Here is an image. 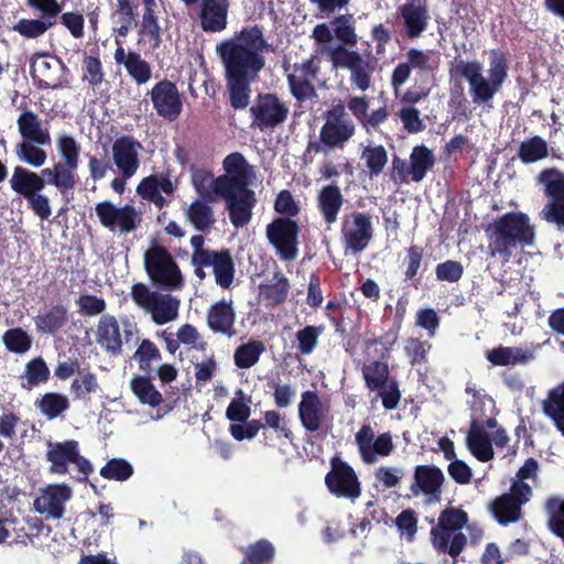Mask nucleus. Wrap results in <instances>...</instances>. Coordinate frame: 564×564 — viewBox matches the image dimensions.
<instances>
[{"mask_svg": "<svg viewBox=\"0 0 564 564\" xmlns=\"http://www.w3.org/2000/svg\"><path fill=\"white\" fill-rule=\"evenodd\" d=\"M261 25H245L234 36L217 44L225 69V83L229 105L235 110L246 109L250 104L251 84L265 66L264 53L272 52Z\"/></svg>", "mask_w": 564, "mask_h": 564, "instance_id": "1", "label": "nucleus"}, {"mask_svg": "<svg viewBox=\"0 0 564 564\" xmlns=\"http://www.w3.org/2000/svg\"><path fill=\"white\" fill-rule=\"evenodd\" d=\"M223 167L226 173L216 178L209 171L197 170L192 176L193 185L200 198L214 202V195L221 197L232 226L242 228L250 223L257 204L256 193L249 188L254 176L253 166L241 153L234 152L224 159Z\"/></svg>", "mask_w": 564, "mask_h": 564, "instance_id": "2", "label": "nucleus"}, {"mask_svg": "<svg viewBox=\"0 0 564 564\" xmlns=\"http://www.w3.org/2000/svg\"><path fill=\"white\" fill-rule=\"evenodd\" d=\"M487 254L507 263L518 248L532 246L535 228L522 212H507L484 226Z\"/></svg>", "mask_w": 564, "mask_h": 564, "instance_id": "3", "label": "nucleus"}, {"mask_svg": "<svg viewBox=\"0 0 564 564\" xmlns=\"http://www.w3.org/2000/svg\"><path fill=\"white\" fill-rule=\"evenodd\" d=\"M435 162L436 159L432 150L424 144L415 145L410 153L409 161L397 154L392 156L390 178L398 185L410 182L421 183L434 167Z\"/></svg>", "mask_w": 564, "mask_h": 564, "instance_id": "4", "label": "nucleus"}, {"mask_svg": "<svg viewBox=\"0 0 564 564\" xmlns=\"http://www.w3.org/2000/svg\"><path fill=\"white\" fill-rule=\"evenodd\" d=\"M144 268L149 278L162 288L174 290L183 284L182 272L171 252L155 241L144 252Z\"/></svg>", "mask_w": 564, "mask_h": 564, "instance_id": "5", "label": "nucleus"}, {"mask_svg": "<svg viewBox=\"0 0 564 564\" xmlns=\"http://www.w3.org/2000/svg\"><path fill=\"white\" fill-rule=\"evenodd\" d=\"M482 64L479 61H455L451 63V78H464L468 82L469 94L475 105L488 104L500 90L501 86L482 74Z\"/></svg>", "mask_w": 564, "mask_h": 564, "instance_id": "6", "label": "nucleus"}, {"mask_svg": "<svg viewBox=\"0 0 564 564\" xmlns=\"http://www.w3.org/2000/svg\"><path fill=\"white\" fill-rule=\"evenodd\" d=\"M539 182L547 198L539 214L540 218L564 231V173L555 167L545 169L540 172Z\"/></svg>", "mask_w": 564, "mask_h": 564, "instance_id": "7", "label": "nucleus"}, {"mask_svg": "<svg viewBox=\"0 0 564 564\" xmlns=\"http://www.w3.org/2000/svg\"><path fill=\"white\" fill-rule=\"evenodd\" d=\"M297 413L303 429L311 434L325 436L332 426L329 403L323 402L317 391L302 392Z\"/></svg>", "mask_w": 564, "mask_h": 564, "instance_id": "8", "label": "nucleus"}, {"mask_svg": "<svg viewBox=\"0 0 564 564\" xmlns=\"http://www.w3.org/2000/svg\"><path fill=\"white\" fill-rule=\"evenodd\" d=\"M300 231L297 221L289 217H276L267 225V239L282 261L291 262L296 259Z\"/></svg>", "mask_w": 564, "mask_h": 564, "instance_id": "9", "label": "nucleus"}, {"mask_svg": "<svg viewBox=\"0 0 564 564\" xmlns=\"http://www.w3.org/2000/svg\"><path fill=\"white\" fill-rule=\"evenodd\" d=\"M325 122L319 137L328 149H343L354 137L356 127L341 102L333 105L324 112Z\"/></svg>", "mask_w": 564, "mask_h": 564, "instance_id": "10", "label": "nucleus"}, {"mask_svg": "<svg viewBox=\"0 0 564 564\" xmlns=\"http://www.w3.org/2000/svg\"><path fill=\"white\" fill-rule=\"evenodd\" d=\"M251 127L260 131L274 130L283 124L289 116V107L272 93L259 94L249 109Z\"/></svg>", "mask_w": 564, "mask_h": 564, "instance_id": "11", "label": "nucleus"}, {"mask_svg": "<svg viewBox=\"0 0 564 564\" xmlns=\"http://www.w3.org/2000/svg\"><path fill=\"white\" fill-rule=\"evenodd\" d=\"M26 4L40 12L39 19H21L12 28L21 36L37 39L57 23L62 6L57 0H26Z\"/></svg>", "mask_w": 564, "mask_h": 564, "instance_id": "12", "label": "nucleus"}, {"mask_svg": "<svg viewBox=\"0 0 564 564\" xmlns=\"http://www.w3.org/2000/svg\"><path fill=\"white\" fill-rule=\"evenodd\" d=\"M345 251L360 253L364 251L373 237L371 216L364 212H351L345 214L340 228Z\"/></svg>", "mask_w": 564, "mask_h": 564, "instance_id": "13", "label": "nucleus"}, {"mask_svg": "<svg viewBox=\"0 0 564 564\" xmlns=\"http://www.w3.org/2000/svg\"><path fill=\"white\" fill-rule=\"evenodd\" d=\"M332 469L325 476V485L329 492L337 498L351 501L361 495V484L354 468L338 457L330 460Z\"/></svg>", "mask_w": 564, "mask_h": 564, "instance_id": "14", "label": "nucleus"}, {"mask_svg": "<svg viewBox=\"0 0 564 564\" xmlns=\"http://www.w3.org/2000/svg\"><path fill=\"white\" fill-rule=\"evenodd\" d=\"M532 497L525 495L521 488L511 487L488 503V510L492 518L503 527L517 523L523 518L522 508Z\"/></svg>", "mask_w": 564, "mask_h": 564, "instance_id": "15", "label": "nucleus"}, {"mask_svg": "<svg viewBox=\"0 0 564 564\" xmlns=\"http://www.w3.org/2000/svg\"><path fill=\"white\" fill-rule=\"evenodd\" d=\"M95 210L100 224L111 231L119 229L122 234H129L141 221L134 206L130 204L117 207L111 202L104 200L96 204Z\"/></svg>", "mask_w": 564, "mask_h": 564, "instance_id": "16", "label": "nucleus"}, {"mask_svg": "<svg viewBox=\"0 0 564 564\" xmlns=\"http://www.w3.org/2000/svg\"><path fill=\"white\" fill-rule=\"evenodd\" d=\"M406 58L409 66L419 72L414 85L405 90L401 100L405 104L415 105L425 99L431 93L429 75L433 68L429 65V54L421 50L410 48Z\"/></svg>", "mask_w": 564, "mask_h": 564, "instance_id": "17", "label": "nucleus"}, {"mask_svg": "<svg viewBox=\"0 0 564 564\" xmlns=\"http://www.w3.org/2000/svg\"><path fill=\"white\" fill-rule=\"evenodd\" d=\"M355 441L361 460L368 465L377 463L378 456H389L394 449L390 432L382 433L375 437L373 430L369 424H365L360 427L356 433Z\"/></svg>", "mask_w": 564, "mask_h": 564, "instance_id": "18", "label": "nucleus"}, {"mask_svg": "<svg viewBox=\"0 0 564 564\" xmlns=\"http://www.w3.org/2000/svg\"><path fill=\"white\" fill-rule=\"evenodd\" d=\"M158 116L175 121L183 111V101L175 83L169 79L158 82L149 91Z\"/></svg>", "mask_w": 564, "mask_h": 564, "instance_id": "19", "label": "nucleus"}, {"mask_svg": "<svg viewBox=\"0 0 564 564\" xmlns=\"http://www.w3.org/2000/svg\"><path fill=\"white\" fill-rule=\"evenodd\" d=\"M73 490L66 484H52L40 489L35 498L34 510L46 519L58 520L65 513V503L72 498Z\"/></svg>", "mask_w": 564, "mask_h": 564, "instance_id": "20", "label": "nucleus"}, {"mask_svg": "<svg viewBox=\"0 0 564 564\" xmlns=\"http://www.w3.org/2000/svg\"><path fill=\"white\" fill-rule=\"evenodd\" d=\"M64 64L61 58L46 53L35 54L31 59L30 74L40 89H56L61 86V72Z\"/></svg>", "mask_w": 564, "mask_h": 564, "instance_id": "21", "label": "nucleus"}, {"mask_svg": "<svg viewBox=\"0 0 564 564\" xmlns=\"http://www.w3.org/2000/svg\"><path fill=\"white\" fill-rule=\"evenodd\" d=\"M236 311L232 300L221 299L213 303L206 313V323L214 334H220L229 338L237 334Z\"/></svg>", "mask_w": 564, "mask_h": 564, "instance_id": "22", "label": "nucleus"}, {"mask_svg": "<svg viewBox=\"0 0 564 564\" xmlns=\"http://www.w3.org/2000/svg\"><path fill=\"white\" fill-rule=\"evenodd\" d=\"M229 0H203L198 11L200 29L206 33H220L228 25Z\"/></svg>", "mask_w": 564, "mask_h": 564, "instance_id": "23", "label": "nucleus"}, {"mask_svg": "<svg viewBox=\"0 0 564 564\" xmlns=\"http://www.w3.org/2000/svg\"><path fill=\"white\" fill-rule=\"evenodd\" d=\"M318 66L314 59L307 58L302 64L294 65V72L288 75V83L292 95L299 101H304L315 96V87L312 79L317 76Z\"/></svg>", "mask_w": 564, "mask_h": 564, "instance_id": "24", "label": "nucleus"}, {"mask_svg": "<svg viewBox=\"0 0 564 564\" xmlns=\"http://www.w3.org/2000/svg\"><path fill=\"white\" fill-rule=\"evenodd\" d=\"M140 143L128 135L119 137L112 144L113 162L123 178L132 177L139 169L140 161L137 149Z\"/></svg>", "mask_w": 564, "mask_h": 564, "instance_id": "25", "label": "nucleus"}, {"mask_svg": "<svg viewBox=\"0 0 564 564\" xmlns=\"http://www.w3.org/2000/svg\"><path fill=\"white\" fill-rule=\"evenodd\" d=\"M540 345L533 343L520 347L499 346L487 351L486 358L494 366L528 365L534 360Z\"/></svg>", "mask_w": 564, "mask_h": 564, "instance_id": "26", "label": "nucleus"}, {"mask_svg": "<svg viewBox=\"0 0 564 564\" xmlns=\"http://www.w3.org/2000/svg\"><path fill=\"white\" fill-rule=\"evenodd\" d=\"M413 478L411 490L414 495L423 492L431 498L440 499L445 479L441 468L433 465H419L414 469Z\"/></svg>", "mask_w": 564, "mask_h": 564, "instance_id": "27", "label": "nucleus"}, {"mask_svg": "<svg viewBox=\"0 0 564 564\" xmlns=\"http://www.w3.org/2000/svg\"><path fill=\"white\" fill-rule=\"evenodd\" d=\"M406 35L410 39L419 37L429 25V9L425 0H409L399 8Z\"/></svg>", "mask_w": 564, "mask_h": 564, "instance_id": "28", "label": "nucleus"}, {"mask_svg": "<svg viewBox=\"0 0 564 564\" xmlns=\"http://www.w3.org/2000/svg\"><path fill=\"white\" fill-rule=\"evenodd\" d=\"M96 341L111 356L117 357L122 354V338L116 316L104 314L99 318L96 330Z\"/></svg>", "mask_w": 564, "mask_h": 564, "instance_id": "29", "label": "nucleus"}, {"mask_svg": "<svg viewBox=\"0 0 564 564\" xmlns=\"http://www.w3.org/2000/svg\"><path fill=\"white\" fill-rule=\"evenodd\" d=\"M316 202L324 223L328 226L335 224L345 202L339 186L335 183L323 186Z\"/></svg>", "mask_w": 564, "mask_h": 564, "instance_id": "30", "label": "nucleus"}, {"mask_svg": "<svg viewBox=\"0 0 564 564\" xmlns=\"http://www.w3.org/2000/svg\"><path fill=\"white\" fill-rule=\"evenodd\" d=\"M79 445L75 440L64 442L48 443L46 459L51 463L50 473L57 475H66L68 473V464L76 457Z\"/></svg>", "mask_w": 564, "mask_h": 564, "instance_id": "31", "label": "nucleus"}, {"mask_svg": "<svg viewBox=\"0 0 564 564\" xmlns=\"http://www.w3.org/2000/svg\"><path fill=\"white\" fill-rule=\"evenodd\" d=\"M290 289L289 279L281 270H276L271 280L259 285V296L267 307L275 308L286 301Z\"/></svg>", "mask_w": 564, "mask_h": 564, "instance_id": "32", "label": "nucleus"}, {"mask_svg": "<svg viewBox=\"0 0 564 564\" xmlns=\"http://www.w3.org/2000/svg\"><path fill=\"white\" fill-rule=\"evenodd\" d=\"M466 444L470 453L479 462L487 463L495 456L491 438L486 432L482 422L477 419H473L470 421V429L466 437Z\"/></svg>", "mask_w": 564, "mask_h": 564, "instance_id": "33", "label": "nucleus"}, {"mask_svg": "<svg viewBox=\"0 0 564 564\" xmlns=\"http://www.w3.org/2000/svg\"><path fill=\"white\" fill-rule=\"evenodd\" d=\"M22 142H32L37 145L51 143L50 131L42 127L40 117L32 110H24L17 120Z\"/></svg>", "mask_w": 564, "mask_h": 564, "instance_id": "34", "label": "nucleus"}, {"mask_svg": "<svg viewBox=\"0 0 564 564\" xmlns=\"http://www.w3.org/2000/svg\"><path fill=\"white\" fill-rule=\"evenodd\" d=\"M46 181L37 173L23 166H15L10 178L12 191L24 198H29L45 188Z\"/></svg>", "mask_w": 564, "mask_h": 564, "instance_id": "35", "label": "nucleus"}, {"mask_svg": "<svg viewBox=\"0 0 564 564\" xmlns=\"http://www.w3.org/2000/svg\"><path fill=\"white\" fill-rule=\"evenodd\" d=\"M215 282L223 289H229L235 278V263L229 249L215 250L209 257Z\"/></svg>", "mask_w": 564, "mask_h": 564, "instance_id": "36", "label": "nucleus"}, {"mask_svg": "<svg viewBox=\"0 0 564 564\" xmlns=\"http://www.w3.org/2000/svg\"><path fill=\"white\" fill-rule=\"evenodd\" d=\"M111 18L118 24L116 33L126 37L138 25L139 0H116Z\"/></svg>", "mask_w": 564, "mask_h": 564, "instance_id": "37", "label": "nucleus"}, {"mask_svg": "<svg viewBox=\"0 0 564 564\" xmlns=\"http://www.w3.org/2000/svg\"><path fill=\"white\" fill-rule=\"evenodd\" d=\"M143 4V12L139 25V35L148 37L150 45L153 50L160 47L162 43L161 28L159 24V17L156 14V0H141Z\"/></svg>", "mask_w": 564, "mask_h": 564, "instance_id": "38", "label": "nucleus"}, {"mask_svg": "<svg viewBox=\"0 0 564 564\" xmlns=\"http://www.w3.org/2000/svg\"><path fill=\"white\" fill-rule=\"evenodd\" d=\"M431 541L438 553L449 554L453 557L458 556L467 545V538L463 532L452 536L449 530H441L438 525L431 529Z\"/></svg>", "mask_w": 564, "mask_h": 564, "instance_id": "39", "label": "nucleus"}, {"mask_svg": "<svg viewBox=\"0 0 564 564\" xmlns=\"http://www.w3.org/2000/svg\"><path fill=\"white\" fill-rule=\"evenodd\" d=\"M209 203V200L204 198L195 199L184 210V215L189 224L203 234H208L216 221Z\"/></svg>", "mask_w": 564, "mask_h": 564, "instance_id": "40", "label": "nucleus"}, {"mask_svg": "<svg viewBox=\"0 0 564 564\" xmlns=\"http://www.w3.org/2000/svg\"><path fill=\"white\" fill-rule=\"evenodd\" d=\"M35 328L41 334L53 335L68 323V311L63 304H56L34 318Z\"/></svg>", "mask_w": 564, "mask_h": 564, "instance_id": "41", "label": "nucleus"}, {"mask_svg": "<svg viewBox=\"0 0 564 564\" xmlns=\"http://www.w3.org/2000/svg\"><path fill=\"white\" fill-rule=\"evenodd\" d=\"M243 554L239 564H272L276 550L268 539H260L240 549Z\"/></svg>", "mask_w": 564, "mask_h": 564, "instance_id": "42", "label": "nucleus"}, {"mask_svg": "<svg viewBox=\"0 0 564 564\" xmlns=\"http://www.w3.org/2000/svg\"><path fill=\"white\" fill-rule=\"evenodd\" d=\"M543 510L550 532L564 540V497L549 496L543 503Z\"/></svg>", "mask_w": 564, "mask_h": 564, "instance_id": "43", "label": "nucleus"}, {"mask_svg": "<svg viewBox=\"0 0 564 564\" xmlns=\"http://www.w3.org/2000/svg\"><path fill=\"white\" fill-rule=\"evenodd\" d=\"M46 184L55 186L62 195L73 191L77 184V175L62 163H56L53 169H43L40 173Z\"/></svg>", "mask_w": 564, "mask_h": 564, "instance_id": "44", "label": "nucleus"}, {"mask_svg": "<svg viewBox=\"0 0 564 564\" xmlns=\"http://www.w3.org/2000/svg\"><path fill=\"white\" fill-rule=\"evenodd\" d=\"M376 65L377 59L375 57L364 58L359 55L357 61L348 68L351 85L361 91L368 90L371 86V78L376 70Z\"/></svg>", "mask_w": 564, "mask_h": 564, "instance_id": "45", "label": "nucleus"}, {"mask_svg": "<svg viewBox=\"0 0 564 564\" xmlns=\"http://www.w3.org/2000/svg\"><path fill=\"white\" fill-rule=\"evenodd\" d=\"M424 249L419 245H410L405 248V257L402 261L404 267V281L410 282L414 289L421 284L420 269L423 263Z\"/></svg>", "mask_w": 564, "mask_h": 564, "instance_id": "46", "label": "nucleus"}, {"mask_svg": "<svg viewBox=\"0 0 564 564\" xmlns=\"http://www.w3.org/2000/svg\"><path fill=\"white\" fill-rule=\"evenodd\" d=\"M544 413L564 436V382L550 391L544 403Z\"/></svg>", "mask_w": 564, "mask_h": 564, "instance_id": "47", "label": "nucleus"}, {"mask_svg": "<svg viewBox=\"0 0 564 564\" xmlns=\"http://www.w3.org/2000/svg\"><path fill=\"white\" fill-rule=\"evenodd\" d=\"M152 315V319L158 325H164L174 321L178 314V301L171 295H158L152 306L148 311Z\"/></svg>", "mask_w": 564, "mask_h": 564, "instance_id": "48", "label": "nucleus"}, {"mask_svg": "<svg viewBox=\"0 0 564 564\" xmlns=\"http://www.w3.org/2000/svg\"><path fill=\"white\" fill-rule=\"evenodd\" d=\"M133 394L139 399L142 404H148L151 408L160 405L163 401L162 394L155 389L151 379L145 376H137L130 382Z\"/></svg>", "mask_w": 564, "mask_h": 564, "instance_id": "49", "label": "nucleus"}, {"mask_svg": "<svg viewBox=\"0 0 564 564\" xmlns=\"http://www.w3.org/2000/svg\"><path fill=\"white\" fill-rule=\"evenodd\" d=\"M265 350L263 341L258 339L249 340L239 345L234 352L235 365L240 369H249L254 366L262 352Z\"/></svg>", "mask_w": 564, "mask_h": 564, "instance_id": "50", "label": "nucleus"}, {"mask_svg": "<svg viewBox=\"0 0 564 564\" xmlns=\"http://www.w3.org/2000/svg\"><path fill=\"white\" fill-rule=\"evenodd\" d=\"M549 155V148L546 141L534 135L520 143L518 156L524 164L534 163L545 159Z\"/></svg>", "mask_w": 564, "mask_h": 564, "instance_id": "51", "label": "nucleus"}, {"mask_svg": "<svg viewBox=\"0 0 564 564\" xmlns=\"http://www.w3.org/2000/svg\"><path fill=\"white\" fill-rule=\"evenodd\" d=\"M36 406L46 419L54 420L68 410L69 401L62 393L47 392L36 401Z\"/></svg>", "mask_w": 564, "mask_h": 564, "instance_id": "52", "label": "nucleus"}, {"mask_svg": "<svg viewBox=\"0 0 564 564\" xmlns=\"http://www.w3.org/2000/svg\"><path fill=\"white\" fill-rule=\"evenodd\" d=\"M334 25V35L343 46H355L358 43V36L355 29V18L351 13L339 14L332 21Z\"/></svg>", "mask_w": 564, "mask_h": 564, "instance_id": "53", "label": "nucleus"}, {"mask_svg": "<svg viewBox=\"0 0 564 564\" xmlns=\"http://www.w3.org/2000/svg\"><path fill=\"white\" fill-rule=\"evenodd\" d=\"M361 159L365 160L369 176L372 178L383 172L388 163V152L381 144L368 145L364 149Z\"/></svg>", "mask_w": 564, "mask_h": 564, "instance_id": "54", "label": "nucleus"}, {"mask_svg": "<svg viewBox=\"0 0 564 564\" xmlns=\"http://www.w3.org/2000/svg\"><path fill=\"white\" fill-rule=\"evenodd\" d=\"M389 373L388 364L381 361H372L362 368L366 387L371 391L386 386L389 382Z\"/></svg>", "mask_w": 564, "mask_h": 564, "instance_id": "55", "label": "nucleus"}, {"mask_svg": "<svg viewBox=\"0 0 564 564\" xmlns=\"http://www.w3.org/2000/svg\"><path fill=\"white\" fill-rule=\"evenodd\" d=\"M22 378L26 379V383H22V387L30 389L46 383L50 379V369L42 357H36L25 365Z\"/></svg>", "mask_w": 564, "mask_h": 564, "instance_id": "56", "label": "nucleus"}, {"mask_svg": "<svg viewBox=\"0 0 564 564\" xmlns=\"http://www.w3.org/2000/svg\"><path fill=\"white\" fill-rule=\"evenodd\" d=\"M6 348L14 354L23 355L31 349L32 337L21 327L8 329L2 336Z\"/></svg>", "mask_w": 564, "mask_h": 564, "instance_id": "57", "label": "nucleus"}, {"mask_svg": "<svg viewBox=\"0 0 564 564\" xmlns=\"http://www.w3.org/2000/svg\"><path fill=\"white\" fill-rule=\"evenodd\" d=\"M128 75L138 84L148 83L152 76V69L149 62L143 59L137 52L129 51V58L126 63Z\"/></svg>", "mask_w": 564, "mask_h": 564, "instance_id": "58", "label": "nucleus"}, {"mask_svg": "<svg viewBox=\"0 0 564 564\" xmlns=\"http://www.w3.org/2000/svg\"><path fill=\"white\" fill-rule=\"evenodd\" d=\"M161 351L150 339H142L134 352V359L139 364V369L145 373L153 370L152 362L161 360Z\"/></svg>", "mask_w": 564, "mask_h": 564, "instance_id": "59", "label": "nucleus"}, {"mask_svg": "<svg viewBox=\"0 0 564 564\" xmlns=\"http://www.w3.org/2000/svg\"><path fill=\"white\" fill-rule=\"evenodd\" d=\"M58 151L65 162V167L74 172L78 167L80 145L70 135H59L57 139Z\"/></svg>", "mask_w": 564, "mask_h": 564, "instance_id": "60", "label": "nucleus"}, {"mask_svg": "<svg viewBox=\"0 0 564 564\" xmlns=\"http://www.w3.org/2000/svg\"><path fill=\"white\" fill-rule=\"evenodd\" d=\"M132 475V465L123 458H112L100 469V476L109 480L126 481Z\"/></svg>", "mask_w": 564, "mask_h": 564, "instance_id": "61", "label": "nucleus"}, {"mask_svg": "<svg viewBox=\"0 0 564 564\" xmlns=\"http://www.w3.org/2000/svg\"><path fill=\"white\" fill-rule=\"evenodd\" d=\"M15 153L20 161L33 167H41L47 159L46 152L32 142L18 143Z\"/></svg>", "mask_w": 564, "mask_h": 564, "instance_id": "62", "label": "nucleus"}, {"mask_svg": "<svg viewBox=\"0 0 564 564\" xmlns=\"http://www.w3.org/2000/svg\"><path fill=\"white\" fill-rule=\"evenodd\" d=\"M508 59L503 52L491 50L489 52V78L502 87L508 77Z\"/></svg>", "mask_w": 564, "mask_h": 564, "instance_id": "63", "label": "nucleus"}, {"mask_svg": "<svg viewBox=\"0 0 564 564\" xmlns=\"http://www.w3.org/2000/svg\"><path fill=\"white\" fill-rule=\"evenodd\" d=\"M98 388L97 377L93 372H87L70 383V392L76 400H90L89 394L96 392Z\"/></svg>", "mask_w": 564, "mask_h": 564, "instance_id": "64", "label": "nucleus"}]
</instances>
